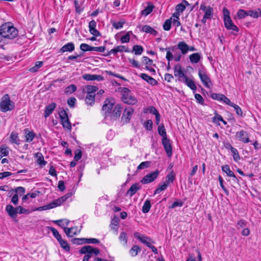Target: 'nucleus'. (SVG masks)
<instances>
[{
	"label": "nucleus",
	"mask_w": 261,
	"mask_h": 261,
	"mask_svg": "<svg viewBox=\"0 0 261 261\" xmlns=\"http://www.w3.org/2000/svg\"><path fill=\"white\" fill-rule=\"evenodd\" d=\"M247 11L243 9H240L238 11L237 16L239 19H242L247 16Z\"/></svg>",
	"instance_id": "50"
},
{
	"label": "nucleus",
	"mask_w": 261,
	"mask_h": 261,
	"mask_svg": "<svg viewBox=\"0 0 261 261\" xmlns=\"http://www.w3.org/2000/svg\"><path fill=\"white\" fill-rule=\"evenodd\" d=\"M59 115L63 127L65 129L70 130L71 129V124L69 121L68 115L66 111L63 109L59 112Z\"/></svg>",
	"instance_id": "5"
},
{
	"label": "nucleus",
	"mask_w": 261,
	"mask_h": 261,
	"mask_svg": "<svg viewBox=\"0 0 261 261\" xmlns=\"http://www.w3.org/2000/svg\"><path fill=\"white\" fill-rule=\"evenodd\" d=\"M6 211L10 217L12 218L16 217L18 212L16 211V207L14 208L12 205L8 204L6 207Z\"/></svg>",
	"instance_id": "23"
},
{
	"label": "nucleus",
	"mask_w": 261,
	"mask_h": 261,
	"mask_svg": "<svg viewBox=\"0 0 261 261\" xmlns=\"http://www.w3.org/2000/svg\"><path fill=\"white\" fill-rule=\"evenodd\" d=\"M195 98L196 99V101L200 104L202 105H204V100L202 96L199 94H195Z\"/></svg>",
	"instance_id": "56"
},
{
	"label": "nucleus",
	"mask_w": 261,
	"mask_h": 261,
	"mask_svg": "<svg viewBox=\"0 0 261 261\" xmlns=\"http://www.w3.org/2000/svg\"><path fill=\"white\" fill-rule=\"evenodd\" d=\"M150 161H146L142 162L137 167V170H140L148 168L150 165Z\"/></svg>",
	"instance_id": "47"
},
{
	"label": "nucleus",
	"mask_w": 261,
	"mask_h": 261,
	"mask_svg": "<svg viewBox=\"0 0 261 261\" xmlns=\"http://www.w3.org/2000/svg\"><path fill=\"white\" fill-rule=\"evenodd\" d=\"M85 238H74L72 240V242L73 244L81 245L83 244H85Z\"/></svg>",
	"instance_id": "54"
},
{
	"label": "nucleus",
	"mask_w": 261,
	"mask_h": 261,
	"mask_svg": "<svg viewBox=\"0 0 261 261\" xmlns=\"http://www.w3.org/2000/svg\"><path fill=\"white\" fill-rule=\"evenodd\" d=\"M75 49L74 44L72 42H69L63 45L60 50V52L63 53L66 51L71 52Z\"/></svg>",
	"instance_id": "19"
},
{
	"label": "nucleus",
	"mask_w": 261,
	"mask_h": 261,
	"mask_svg": "<svg viewBox=\"0 0 261 261\" xmlns=\"http://www.w3.org/2000/svg\"><path fill=\"white\" fill-rule=\"evenodd\" d=\"M215 116L213 117V122L214 123H217V121H221V120H223L222 117L221 115H219L216 111H215Z\"/></svg>",
	"instance_id": "59"
},
{
	"label": "nucleus",
	"mask_w": 261,
	"mask_h": 261,
	"mask_svg": "<svg viewBox=\"0 0 261 261\" xmlns=\"http://www.w3.org/2000/svg\"><path fill=\"white\" fill-rule=\"evenodd\" d=\"M122 112V107L120 105H116L111 113V117L113 120H116L120 116Z\"/></svg>",
	"instance_id": "16"
},
{
	"label": "nucleus",
	"mask_w": 261,
	"mask_h": 261,
	"mask_svg": "<svg viewBox=\"0 0 261 261\" xmlns=\"http://www.w3.org/2000/svg\"><path fill=\"white\" fill-rule=\"evenodd\" d=\"M247 16H251L253 18H257L261 16V11L260 9L257 10H248L247 11Z\"/></svg>",
	"instance_id": "31"
},
{
	"label": "nucleus",
	"mask_w": 261,
	"mask_h": 261,
	"mask_svg": "<svg viewBox=\"0 0 261 261\" xmlns=\"http://www.w3.org/2000/svg\"><path fill=\"white\" fill-rule=\"evenodd\" d=\"M153 8V5H148L143 10L141 11L142 15L145 16L149 15L152 11Z\"/></svg>",
	"instance_id": "42"
},
{
	"label": "nucleus",
	"mask_w": 261,
	"mask_h": 261,
	"mask_svg": "<svg viewBox=\"0 0 261 261\" xmlns=\"http://www.w3.org/2000/svg\"><path fill=\"white\" fill-rule=\"evenodd\" d=\"M82 157V151L80 149H76L75 151V155L74 157V160L75 161H79L81 159Z\"/></svg>",
	"instance_id": "64"
},
{
	"label": "nucleus",
	"mask_w": 261,
	"mask_h": 261,
	"mask_svg": "<svg viewBox=\"0 0 261 261\" xmlns=\"http://www.w3.org/2000/svg\"><path fill=\"white\" fill-rule=\"evenodd\" d=\"M80 49L83 51H92V46L86 43H82L80 45Z\"/></svg>",
	"instance_id": "49"
},
{
	"label": "nucleus",
	"mask_w": 261,
	"mask_h": 261,
	"mask_svg": "<svg viewBox=\"0 0 261 261\" xmlns=\"http://www.w3.org/2000/svg\"><path fill=\"white\" fill-rule=\"evenodd\" d=\"M200 9L204 11V16L205 18H208L209 19L212 18L214 15V10L213 8L210 6H206L204 5H201Z\"/></svg>",
	"instance_id": "12"
},
{
	"label": "nucleus",
	"mask_w": 261,
	"mask_h": 261,
	"mask_svg": "<svg viewBox=\"0 0 261 261\" xmlns=\"http://www.w3.org/2000/svg\"><path fill=\"white\" fill-rule=\"evenodd\" d=\"M175 174L173 170L170 171L166 176V180L165 182H168V185L169 182H173L175 179Z\"/></svg>",
	"instance_id": "43"
},
{
	"label": "nucleus",
	"mask_w": 261,
	"mask_h": 261,
	"mask_svg": "<svg viewBox=\"0 0 261 261\" xmlns=\"http://www.w3.org/2000/svg\"><path fill=\"white\" fill-rule=\"evenodd\" d=\"M95 94L86 93L85 102L88 105L92 106L95 103Z\"/></svg>",
	"instance_id": "26"
},
{
	"label": "nucleus",
	"mask_w": 261,
	"mask_h": 261,
	"mask_svg": "<svg viewBox=\"0 0 261 261\" xmlns=\"http://www.w3.org/2000/svg\"><path fill=\"white\" fill-rule=\"evenodd\" d=\"M140 31L144 32L146 33L151 34L154 36H156L158 34L157 31L148 25H143Z\"/></svg>",
	"instance_id": "21"
},
{
	"label": "nucleus",
	"mask_w": 261,
	"mask_h": 261,
	"mask_svg": "<svg viewBox=\"0 0 261 261\" xmlns=\"http://www.w3.org/2000/svg\"><path fill=\"white\" fill-rule=\"evenodd\" d=\"M98 88L94 86L88 85L85 87L84 89L85 91L87 92V93L89 94H95V92L97 91Z\"/></svg>",
	"instance_id": "35"
},
{
	"label": "nucleus",
	"mask_w": 261,
	"mask_h": 261,
	"mask_svg": "<svg viewBox=\"0 0 261 261\" xmlns=\"http://www.w3.org/2000/svg\"><path fill=\"white\" fill-rule=\"evenodd\" d=\"M225 27L229 30L234 31L238 32L239 28L232 22L230 17H227L224 19Z\"/></svg>",
	"instance_id": "14"
},
{
	"label": "nucleus",
	"mask_w": 261,
	"mask_h": 261,
	"mask_svg": "<svg viewBox=\"0 0 261 261\" xmlns=\"http://www.w3.org/2000/svg\"><path fill=\"white\" fill-rule=\"evenodd\" d=\"M218 180L219 181L221 187L222 188L225 193L226 194V195H228L229 192L228 190L224 187L223 185V179L220 175H219L218 177Z\"/></svg>",
	"instance_id": "51"
},
{
	"label": "nucleus",
	"mask_w": 261,
	"mask_h": 261,
	"mask_svg": "<svg viewBox=\"0 0 261 261\" xmlns=\"http://www.w3.org/2000/svg\"><path fill=\"white\" fill-rule=\"evenodd\" d=\"M121 99L123 102L128 105H135L138 100L137 98L131 94L130 91L127 88H122Z\"/></svg>",
	"instance_id": "4"
},
{
	"label": "nucleus",
	"mask_w": 261,
	"mask_h": 261,
	"mask_svg": "<svg viewBox=\"0 0 261 261\" xmlns=\"http://www.w3.org/2000/svg\"><path fill=\"white\" fill-rule=\"evenodd\" d=\"M151 207V204H150V201L149 200H146L142 207V212L144 213H148Z\"/></svg>",
	"instance_id": "39"
},
{
	"label": "nucleus",
	"mask_w": 261,
	"mask_h": 261,
	"mask_svg": "<svg viewBox=\"0 0 261 261\" xmlns=\"http://www.w3.org/2000/svg\"><path fill=\"white\" fill-rule=\"evenodd\" d=\"M43 65V62L42 61H38L36 63V64L34 66L32 67L30 69V71L32 72H35L38 71L39 68L42 67Z\"/></svg>",
	"instance_id": "45"
},
{
	"label": "nucleus",
	"mask_w": 261,
	"mask_h": 261,
	"mask_svg": "<svg viewBox=\"0 0 261 261\" xmlns=\"http://www.w3.org/2000/svg\"><path fill=\"white\" fill-rule=\"evenodd\" d=\"M222 171L225 172L227 176L231 177L234 176L233 172L230 170L229 166L227 165H225L222 167Z\"/></svg>",
	"instance_id": "40"
},
{
	"label": "nucleus",
	"mask_w": 261,
	"mask_h": 261,
	"mask_svg": "<svg viewBox=\"0 0 261 261\" xmlns=\"http://www.w3.org/2000/svg\"><path fill=\"white\" fill-rule=\"evenodd\" d=\"M231 151L232 153L233 160L236 162L239 161L240 159V156L238 150L235 148H232Z\"/></svg>",
	"instance_id": "48"
},
{
	"label": "nucleus",
	"mask_w": 261,
	"mask_h": 261,
	"mask_svg": "<svg viewBox=\"0 0 261 261\" xmlns=\"http://www.w3.org/2000/svg\"><path fill=\"white\" fill-rule=\"evenodd\" d=\"M25 134V141L27 142H31L34 138L35 134L32 131H30L28 129H24Z\"/></svg>",
	"instance_id": "28"
},
{
	"label": "nucleus",
	"mask_w": 261,
	"mask_h": 261,
	"mask_svg": "<svg viewBox=\"0 0 261 261\" xmlns=\"http://www.w3.org/2000/svg\"><path fill=\"white\" fill-rule=\"evenodd\" d=\"M133 112L134 110L130 107H128L124 109L121 117V121H122L123 124L124 123H127L129 122Z\"/></svg>",
	"instance_id": "10"
},
{
	"label": "nucleus",
	"mask_w": 261,
	"mask_h": 261,
	"mask_svg": "<svg viewBox=\"0 0 261 261\" xmlns=\"http://www.w3.org/2000/svg\"><path fill=\"white\" fill-rule=\"evenodd\" d=\"M119 240L120 242L123 244V246H127V235L125 232L122 231L120 233V236L119 237Z\"/></svg>",
	"instance_id": "30"
},
{
	"label": "nucleus",
	"mask_w": 261,
	"mask_h": 261,
	"mask_svg": "<svg viewBox=\"0 0 261 261\" xmlns=\"http://www.w3.org/2000/svg\"><path fill=\"white\" fill-rule=\"evenodd\" d=\"M125 51L126 53L129 52V49L128 48H126L125 46L124 45H119L117 46L115 48H114L110 50L108 54L105 55V56H110L111 54H113L114 55H116L118 52H123Z\"/></svg>",
	"instance_id": "15"
},
{
	"label": "nucleus",
	"mask_w": 261,
	"mask_h": 261,
	"mask_svg": "<svg viewBox=\"0 0 261 261\" xmlns=\"http://www.w3.org/2000/svg\"><path fill=\"white\" fill-rule=\"evenodd\" d=\"M168 185V182H164L162 185H159L158 188L154 191V194H159L162 191L166 190Z\"/></svg>",
	"instance_id": "33"
},
{
	"label": "nucleus",
	"mask_w": 261,
	"mask_h": 261,
	"mask_svg": "<svg viewBox=\"0 0 261 261\" xmlns=\"http://www.w3.org/2000/svg\"><path fill=\"white\" fill-rule=\"evenodd\" d=\"M119 223V219L118 217H115L112 220L111 223V228L113 229H115V227L118 225Z\"/></svg>",
	"instance_id": "58"
},
{
	"label": "nucleus",
	"mask_w": 261,
	"mask_h": 261,
	"mask_svg": "<svg viewBox=\"0 0 261 261\" xmlns=\"http://www.w3.org/2000/svg\"><path fill=\"white\" fill-rule=\"evenodd\" d=\"M140 76L144 81L147 82L148 83L150 84L151 85H155L157 84V81L153 79V77L149 76L147 74L145 73H141Z\"/></svg>",
	"instance_id": "20"
},
{
	"label": "nucleus",
	"mask_w": 261,
	"mask_h": 261,
	"mask_svg": "<svg viewBox=\"0 0 261 261\" xmlns=\"http://www.w3.org/2000/svg\"><path fill=\"white\" fill-rule=\"evenodd\" d=\"M236 136L239 141L244 143H247L250 142L248 134L244 130H242L239 132H237Z\"/></svg>",
	"instance_id": "13"
},
{
	"label": "nucleus",
	"mask_w": 261,
	"mask_h": 261,
	"mask_svg": "<svg viewBox=\"0 0 261 261\" xmlns=\"http://www.w3.org/2000/svg\"><path fill=\"white\" fill-rule=\"evenodd\" d=\"M230 107H232L234 109V110L236 112V113L238 116H242L243 112L242 111V109L239 106H238L237 105H236L234 103H233L232 106H231Z\"/></svg>",
	"instance_id": "53"
},
{
	"label": "nucleus",
	"mask_w": 261,
	"mask_h": 261,
	"mask_svg": "<svg viewBox=\"0 0 261 261\" xmlns=\"http://www.w3.org/2000/svg\"><path fill=\"white\" fill-rule=\"evenodd\" d=\"M35 156L36 158V162L41 167L45 166L46 164V162L44 161V157L41 153L38 152L35 154Z\"/></svg>",
	"instance_id": "27"
},
{
	"label": "nucleus",
	"mask_w": 261,
	"mask_h": 261,
	"mask_svg": "<svg viewBox=\"0 0 261 261\" xmlns=\"http://www.w3.org/2000/svg\"><path fill=\"white\" fill-rule=\"evenodd\" d=\"M159 173L160 171L157 170L154 172H150L143 177L141 180V182L143 184H147L151 182L157 178Z\"/></svg>",
	"instance_id": "7"
},
{
	"label": "nucleus",
	"mask_w": 261,
	"mask_h": 261,
	"mask_svg": "<svg viewBox=\"0 0 261 261\" xmlns=\"http://www.w3.org/2000/svg\"><path fill=\"white\" fill-rule=\"evenodd\" d=\"M134 237L138 239L140 242L142 243L145 244L146 246L147 244H149L150 242L147 241V240L150 241L151 239L149 238L146 237L143 235H141L139 232H135L134 233Z\"/></svg>",
	"instance_id": "18"
},
{
	"label": "nucleus",
	"mask_w": 261,
	"mask_h": 261,
	"mask_svg": "<svg viewBox=\"0 0 261 261\" xmlns=\"http://www.w3.org/2000/svg\"><path fill=\"white\" fill-rule=\"evenodd\" d=\"M62 248H63L66 251L69 252L70 251V247L67 242L62 238L58 241Z\"/></svg>",
	"instance_id": "37"
},
{
	"label": "nucleus",
	"mask_w": 261,
	"mask_h": 261,
	"mask_svg": "<svg viewBox=\"0 0 261 261\" xmlns=\"http://www.w3.org/2000/svg\"><path fill=\"white\" fill-rule=\"evenodd\" d=\"M124 23V21L113 22L112 23V25L116 29H119L123 27Z\"/></svg>",
	"instance_id": "62"
},
{
	"label": "nucleus",
	"mask_w": 261,
	"mask_h": 261,
	"mask_svg": "<svg viewBox=\"0 0 261 261\" xmlns=\"http://www.w3.org/2000/svg\"><path fill=\"white\" fill-rule=\"evenodd\" d=\"M76 90V87L75 85L72 84L66 89V92L68 93H72Z\"/></svg>",
	"instance_id": "55"
},
{
	"label": "nucleus",
	"mask_w": 261,
	"mask_h": 261,
	"mask_svg": "<svg viewBox=\"0 0 261 261\" xmlns=\"http://www.w3.org/2000/svg\"><path fill=\"white\" fill-rule=\"evenodd\" d=\"M162 142L167 156L170 158L172 155V148L170 140L167 138H165L162 139Z\"/></svg>",
	"instance_id": "11"
},
{
	"label": "nucleus",
	"mask_w": 261,
	"mask_h": 261,
	"mask_svg": "<svg viewBox=\"0 0 261 261\" xmlns=\"http://www.w3.org/2000/svg\"><path fill=\"white\" fill-rule=\"evenodd\" d=\"M18 34V30L11 22L5 23L0 26V35L5 38L13 39Z\"/></svg>",
	"instance_id": "2"
},
{
	"label": "nucleus",
	"mask_w": 261,
	"mask_h": 261,
	"mask_svg": "<svg viewBox=\"0 0 261 261\" xmlns=\"http://www.w3.org/2000/svg\"><path fill=\"white\" fill-rule=\"evenodd\" d=\"M198 75L200 79L201 82L204 84L205 87L208 88H211L212 87V83L207 75L202 70H199Z\"/></svg>",
	"instance_id": "8"
},
{
	"label": "nucleus",
	"mask_w": 261,
	"mask_h": 261,
	"mask_svg": "<svg viewBox=\"0 0 261 261\" xmlns=\"http://www.w3.org/2000/svg\"><path fill=\"white\" fill-rule=\"evenodd\" d=\"M143 51V48L138 45H135L133 47V51L134 52L136 55H140L142 54Z\"/></svg>",
	"instance_id": "41"
},
{
	"label": "nucleus",
	"mask_w": 261,
	"mask_h": 261,
	"mask_svg": "<svg viewBox=\"0 0 261 261\" xmlns=\"http://www.w3.org/2000/svg\"><path fill=\"white\" fill-rule=\"evenodd\" d=\"M177 47L183 55L186 54L189 51V46L184 41L179 42L177 44Z\"/></svg>",
	"instance_id": "25"
},
{
	"label": "nucleus",
	"mask_w": 261,
	"mask_h": 261,
	"mask_svg": "<svg viewBox=\"0 0 261 261\" xmlns=\"http://www.w3.org/2000/svg\"><path fill=\"white\" fill-rule=\"evenodd\" d=\"M130 34H132V32L129 31L125 35L122 36L120 38L121 42L122 43L128 42L130 40Z\"/></svg>",
	"instance_id": "44"
},
{
	"label": "nucleus",
	"mask_w": 261,
	"mask_h": 261,
	"mask_svg": "<svg viewBox=\"0 0 261 261\" xmlns=\"http://www.w3.org/2000/svg\"><path fill=\"white\" fill-rule=\"evenodd\" d=\"M128 60L133 67L136 68H139L140 67L139 62L135 59L128 58Z\"/></svg>",
	"instance_id": "63"
},
{
	"label": "nucleus",
	"mask_w": 261,
	"mask_h": 261,
	"mask_svg": "<svg viewBox=\"0 0 261 261\" xmlns=\"http://www.w3.org/2000/svg\"><path fill=\"white\" fill-rule=\"evenodd\" d=\"M71 196V193H67L63 196H62L57 199L53 200L51 202L49 203L50 208H53L58 206L61 205L64 202H65L68 198Z\"/></svg>",
	"instance_id": "9"
},
{
	"label": "nucleus",
	"mask_w": 261,
	"mask_h": 261,
	"mask_svg": "<svg viewBox=\"0 0 261 261\" xmlns=\"http://www.w3.org/2000/svg\"><path fill=\"white\" fill-rule=\"evenodd\" d=\"M50 230L52 232L54 236L57 239V240L59 241L60 240H61L62 239V237L61 236V235L59 234V232L58 231V230L53 228V227H50Z\"/></svg>",
	"instance_id": "52"
},
{
	"label": "nucleus",
	"mask_w": 261,
	"mask_h": 261,
	"mask_svg": "<svg viewBox=\"0 0 261 261\" xmlns=\"http://www.w3.org/2000/svg\"><path fill=\"white\" fill-rule=\"evenodd\" d=\"M141 248L137 245H134L129 251V253L132 256H136L139 252L141 251Z\"/></svg>",
	"instance_id": "36"
},
{
	"label": "nucleus",
	"mask_w": 261,
	"mask_h": 261,
	"mask_svg": "<svg viewBox=\"0 0 261 261\" xmlns=\"http://www.w3.org/2000/svg\"><path fill=\"white\" fill-rule=\"evenodd\" d=\"M83 79L87 81H101L103 80V77L100 75L85 74L83 75Z\"/></svg>",
	"instance_id": "17"
},
{
	"label": "nucleus",
	"mask_w": 261,
	"mask_h": 261,
	"mask_svg": "<svg viewBox=\"0 0 261 261\" xmlns=\"http://www.w3.org/2000/svg\"><path fill=\"white\" fill-rule=\"evenodd\" d=\"M10 141L12 143L19 144V139L17 133L15 132L11 133L10 135Z\"/></svg>",
	"instance_id": "34"
},
{
	"label": "nucleus",
	"mask_w": 261,
	"mask_h": 261,
	"mask_svg": "<svg viewBox=\"0 0 261 261\" xmlns=\"http://www.w3.org/2000/svg\"><path fill=\"white\" fill-rule=\"evenodd\" d=\"M75 228L74 227H71V228H67V227H64V230L66 234L69 237H73L74 235L76 234Z\"/></svg>",
	"instance_id": "29"
},
{
	"label": "nucleus",
	"mask_w": 261,
	"mask_h": 261,
	"mask_svg": "<svg viewBox=\"0 0 261 261\" xmlns=\"http://www.w3.org/2000/svg\"><path fill=\"white\" fill-rule=\"evenodd\" d=\"M56 107V104L55 102H52L45 108L44 112V117L47 118L54 111Z\"/></svg>",
	"instance_id": "24"
},
{
	"label": "nucleus",
	"mask_w": 261,
	"mask_h": 261,
	"mask_svg": "<svg viewBox=\"0 0 261 261\" xmlns=\"http://www.w3.org/2000/svg\"><path fill=\"white\" fill-rule=\"evenodd\" d=\"M85 244H98L99 243V241L98 239L95 238H85Z\"/></svg>",
	"instance_id": "57"
},
{
	"label": "nucleus",
	"mask_w": 261,
	"mask_h": 261,
	"mask_svg": "<svg viewBox=\"0 0 261 261\" xmlns=\"http://www.w3.org/2000/svg\"><path fill=\"white\" fill-rule=\"evenodd\" d=\"M115 104L114 100L111 98H107L102 107V110L106 116H108L111 113L112 109Z\"/></svg>",
	"instance_id": "6"
},
{
	"label": "nucleus",
	"mask_w": 261,
	"mask_h": 261,
	"mask_svg": "<svg viewBox=\"0 0 261 261\" xmlns=\"http://www.w3.org/2000/svg\"><path fill=\"white\" fill-rule=\"evenodd\" d=\"M14 108V103L10 98L9 94L4 95L1 98L0 110L2 112H6L11 111Z\"/></svg>",
	"instance_id": "3"
},
{
	"label": "nucleus",
	"mask_w": 261,
	"mask_h": 261,
	"mask_svg": "<svg viewBox=\"0 0 261 261\" xmlns=\"http://www.w3.org/2000/svg\"><path fill=\"white\" fill-rule=\"evenodd\" d=\"M190 60L192 63H197L200 60V56L198 53H194L189 57Z\"/></svg>",
	"instance_id": "32"
},
{
	"label": "nucleus",
	"mask_w": 261,
	"mask_h": 261,
	"mask_svg": "<svg viewBox=\"0 0 261 261\" xmlns=\"http://www.w3.org/2000/svg\"><path fill=\"white\" fill-rule=\"evenodd\" d=\"M158 133L163 138H167L166 131L163 124H161L158 127Z\"/></svg>",
	"instance_id": "38"
},
{
	"label": "nucleus",
	"mask_w": 261,
	"mask_h": 261,
	"mask_svg": "<svg viewBox=\"0 0 261 261\" xmlns=\"http://www.w3.org/2000/svg\"><path fill=\"white\" fill-rule=\"evenodd\" d=\"M172 18H170V19H167L164 24H163V29L165 31H169L171 29V25L172 23Z\"/></svg>",
	"instance_id": "46"
},
{
	"label": "nucleus",
	"mask_w": 261,
	"mask_h": 261,
	"mask_svg": "<svg viewBox=\"0 0 261 261\" xmlns=\"http://www.w3.org/2000/svg\"><path fill=\"white\" fill-rule=\"evenodd\" d=\"M174 75L179 82L185 83L194 92L196 90L197 87L194 82L184 73L180 64H178L174 66Z\"/></svg>",
	"instance_id": "1"
},
{
	"label": "nucleus",
	"mask_w": 261,
	"mask_h": 261,
	"mask_svg": "<svg viewBox=\"0 0 261 261\" xmlns=\"http://www.w3.org/2000/svg\"><path fill=\"white\" fill-rule=\"evenodd\" d=\"M141 188V186L139 185V184L137 183V184H133L130 187V188L128 190L126 194H129L130 195V196H132Z\"/></svg>",
	"instance_id": "22"
},
{
	"label": "nucleus",
	"mask_w": 261,
	"mask_h": 261,
	"mask_svg": "<svg viewBox=\"0 0 261 261\" xmlns=\"http://www.w3.org/2000/svg\"><path fill=\"white\" fill-rule=\"evenodd\" d=\"M185 9L186 6L182 3L178 4L175 7L176 11H178L179 12H182L185 10Z\"/></svg>",
	"instance_id": "60"
},
{
	"label": "nucleus",
	"mask_w": 261,
	"mask_h": 261,
	"mask_svg": "<svg viewBox=\"0 0 261 261\" xmlns=\"http://www.w3.org/2000/svg\"><path fill=\"white\" fill-rule=\"evenodd\" d=\"M16 211H18L17 213H19L20 214H28L29 213V210L25 209L20 206H18L16 207Z\"/></svg>",
	"instance_id": "61"
}]
</instances>
